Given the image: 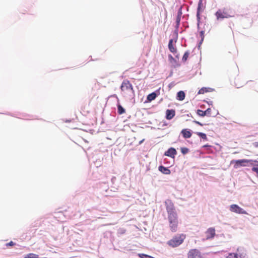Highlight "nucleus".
Returning <instances> with one entry per match:
<instances>
[{"mask_svg": "<svg viewBox=\"0 0 258 258\" xmlns=\"http://www.w3.org/2000/svg\"><path fill=\"white\" fill-rule=\"evenodd\" d=\"M165 205L170 229L172 232H176L178 230L179 222L174 204L171 201L167 200L165 202Z\"/></svg>", "mask_w": 258, "mask_h": 258, "instance_id": "obj_1", "label": "nucleus"}, {"mask_svg": "<svg viewBox=\"0 0 258 258\" xmlns=\"http://www.w3.org/2000/svg\"><path fill=\"white\" fill-rule=\"evenodd\" d=\"M232 11L227 8H223L219 9L215 13V16L217 20L227 19L230 18L233 16Z\"/></svg>", "mask_w": 258, "mask_h": 258, "instance_id": "obj_2", "label": "nucleus"}, {"mask_svg": "<svg viewBox=\"0 0 258 258\" xmlns=\"http://www.w3.org/2000/svg\"><path fill=\"white\" fill-rule=\"evenodd\" d=\"M184 238L185 236L183 234L177 235L169 240L167 244L172 247H175L180 245L183 242Z\"/></svg>", "mask_w": 258, "mask_h": 258, "instance_id": "obj_3", "label": "nucleus"}, {"mask_svg": "<svg viewBox=\"0 0 258 258\" xmlns=\"http://www.w3.org/2000/svg\"><path fill=\"white\" fill-rule=\"evenodd\" d=\"M121 90L124 93H134V91L133 89V86L132 84L128 80H124L120 86Z\"/></svg>", "mask_w": 258, "mask_h": 258, "instance_id": "obj_4", "label": "nucleus"}, {"mask_svg": "<svg viewBox=\"0 0 258 258\" xmlns=\"http://www.w3.org/2000/svg\"><path fill=\"white\" fill-rule=\"evenodd\" d=\"M188 258H203L200 251L197 249H190L187 253Z\"/></svg>", "mask_w": 258, "mask_h": 258, "instance_id": "obj_5", "label": "nucleus"}, {"mask_svg": "<svg viewBox=\"0 0 258 258\" xmlns=\"http://www.w3.org/2000/svg\"><path fill=\"white\" fill-rule=\"evenodd\" d=\"M230 210L232 212L238 214H245L246 212L238 205L236 204H232L230 206Z\"/></svg>", "mask_w": 258, "mask_h": 258, "instance_id": "obj_6", "label": "nucleus"}, {"mask_svg": "<svg viewBox=\"0 0 258 258\" xmlns=\"http://www.w3.org/2000/svg\"><path fill=\"white\" fill-rule=\"evenodd\" d=\"M252 161V160H247V159H241V160H237L234 161L235 163V165H234V167L235 168H238L240 166H245L246 165L245 163H247Z\"/></svg>", "mask_w": 258, "mask_h": 258, "instance_id": "obj_7", "label": "nucleus"}, {"mask_svg": "<svg viewBox=\"0 0 258 258\" xmlns=\"http://www.w3.org/2000/svg\"><path fill=\"white\" fill-rule=\"evenodd\" d=\"M206 239L213 238L215 235V229L214 228H209L206 232Z\"/></svg>", "mask_w": 258, "mask_h": 258, "instance_id": "obj_8", "label": "nucleus"}, {"mask_svg": "<svg viewBox=\"0 0 258 258\" xmlns=\"http://www.w3.org/2000/svg\"><path fill=\"white\" fill-rule=\"evenodd\" d=\"M176 153L177 152L174 148H170L166 152H165L164 155L166 156L174 158Z\"/></svg>", "mask_w": 258, "mask_h": 258, "instance_id": "obj_9", "label": "nucleus"}, {"mask_svg": "<svg viewBox=\"0 0 258 258\" xmlns=\"http://www.w3.org/2000/svg\"><path fill=\"white\" fill-rule=\"evenodd\" d=\"M175 115V111L173 109H167L166 111V118L170 120L173 118Z\"/></svg>", "mask_w": 258, "mask_h": 258, "instance_id": "obj_10", "label": "nucleus"}, {"mask_svg": "<svg viewBox=\"0 0 258 258\" xmlns=\"http://www.w3.org/2000/svg\"><path fill=\"white\" fill-rule=\"evenodd\" d=\"M181 134L185 139L189 138L191 136V133L190 131L187 129H183L181 132Z\"/></svg>", "mask_w": 258, "mask_h": 258, "instance_id": "obj_11", "label": "nucleus"}, {"mask_svg": "<svg viewBox=\"0 0 258 258\" xmlns=\"http://www.w3.org/2000/svg\"><path fill=\"white\" fill-rule=\"evenodd\" d=\"M173 40L170 39L168 43V48L169 50L173 53H175L177 52V49L175 47H174L173 45Z\"/></svg>", "mask_w": 258, "mask_h": 258, "instance_id": "obj_12", "label": "nucleus"}, {"mask_svg": "<svg viewBox=\"0 0 258 258\" xmlns=\"http://www.w3.org/2000/svg\"><path fill=\"white\" fill-rule=\"evenodd\" d=\"M158 169L161 172L165 174L168 175L171 173L170 170L168 168L163 166H160Z\"/></svg>", "mask_w": 258, "mask_h": 258, "instance_id": "obj_13", "label": "nucleus"}, {"mask_svg": "<svg viewBox=\"0 0 258 258\" xmlns=\"http://www.w3.org/2000/svg\"><path fill=\"white\" fill-rule=\"evenodd\" d=\"M200 13H201V7L200 6H199L198 9H197V21H198V27L199 28L200 23L201 21V17H200Z\"/></svg>", "mask_w": 258, "mask_h": 258, "instance_id": "obj_14", "label": "nucleus"}, {"mask_svg": "<svg viewBox=\"0 0 258 258\" xmlns=\"http://www.w3.org/2000/svg\"><path fill=\"white\" fill-rule=\"evenodd\" d=\"M185 98V93L183 91H180L177 93V98L179 100H183Z\"/></svg>", "mask_w": 258, "mask_h": 258, "instance_id": "obj_15", "label": "nucleus"}, {"mask_svg": "<svg viewBox=\"0 0 258 258\" xmlns=\"http://www.w3.org/2000/svg\"><path fill=\"white\" fill-rule=\"evenodd\" d=\"M156 94L155 92H153L148 95L147 100L149 101H151L154 100L156 98Z\"/></svg>", "mask_w": 258, "mask_h": 258, "instance_id": "obj_16", "label": "nucleus"}, {"mask_svg": "<svg viewBox=\"0 0 258 258\" xmlns=\"http://www.w3.org/2000/svg\"><path fill=\"white\" fill-rule=\"evenodd\" d=\"M210 89L209 88L203 87V88H201L200 90H199V91L198 92V94H203L206 92H209Z\"/></svg>", "mask_w": 258, "mask_h": 258, "instance_id": "obj_17", "label": "nucleus"}, {"mask_svg": "<svg viewBox=\"0 0 258 258\" xmlns=\"http://www.w3.org/2000/svg\"><path fill=\"white\" fill-rule=\"evenodd\" d=\"M117 109L118 113L119 114H122L125 113V109L120 104L117 105Z\"/></svg>", "mask_w": 258, "mask_h": 258, "instance_id": "obj_18", "label": "nucleus"}, {"mask_svg": "<svg viewBox=\"0 0 258 258\" xmlns=\"http://www.w3.org/2000/svg\"><path fill=\"white\" fill-rule=\"evenodd\" d=\"M24 258H38V255L34 253H29L27 254Z\"/></svg>", "mask_w": 258, "mask_h": 258, "instance_id": "obj_19", "label": "nucleus"}, {"mask_svg": "<svg viewBox=\"0 0 258 258\" xmlns=\"http://www.w3.org/2000/svg\"><path fill=\"white\" fill-rule=\"evenodd\" d=\"M197 113L198 115L202 117L206 116L205 111H203L200 109L197 110Z\"/></svg>", "mask_w": 258, "mask_h": 258, "instance_id": "obj_20", "label": "nucleus"}, {"mask_svg": "<svg viewBox=\"0 0 258 258\" xmlns=\"http://www.w3.org/2000/svg\"><path fill=\"white\" fill-rule=\"evenodd\" d=\"M226 258H238V254L236 253H229Z\"/></svg>", "mask_w": 258, "mask_h": 258, "instance_id": "obj_21", "label": "nucleus"}, {"mask_svg": "<svg viewBox=\"0 0 258 258\" xmlns=\"http://www.w3.org/2000/svg\"><path fill=\"white\" fill-rule=\"evenodd\" d=\"M138 255L140 258H155L152 256L144 253H139Z\"/></svg>", "mask_w": 258, "mask_h": 258, "instance_id": "obj_22", "label": "nucleus"}, {"mask_svg": "<svg viewBox=\"0 0 258 258\" xmlns=\"http://www.w3.org/2000/svg\"><path fill=\"white\" fill-rule=\"evenodd\" d=\"M189 54V53L188 51H186L184 53V54L182 57V59L183 61H186L187 60V59L188 57Z\"/></svg>", "mask_w": 258, "mask_h": 258, "instance_id": "obj_23", "label": "nucleus"}, {"mask_svg": "<svg viewBox=\"0 0 258 258\" xmlns=\"http://www.w3.org/2000/svg\"><path fill=\"white\" fill-rule=\"evenodd\" d=\"M238 254V258H246V254L245 252H239Z\"/></svg>", "mask_w": 258, "mask_h": 258, "instance_id": "obj_24", "label": "nucleus"}, {"mask_svg": "<svg viewBox=\"0 0 258 258\" xmlns=\"http://www.w3.org/2000/svg\"><path fill=\"white\" fill-rule=\"evenodd\" d=\"M197 135L200 137L201 138H202V139H204V140H206L207 139V136L204 133H197Z\"/></svg>", "mask_w": 258, "mask_h": 258, "instance_id": "obj_25", "label": "nucleus"}, {"mask_svg": "<svg viewBox=\"0 0 258 258\" xmlns=\"http://www.w3.org/2000/svg\"><path fill=\"white\" fill-rule=\"evenodd\" d=\"M189 151V150L188 148L185 147H183L181 148V152L183 154H187Z\"/></svg>", "mask_w": 258, "mask_h": 258, "instance_id": "obj_26", "label": "nucleus"}, {"mask_svg": "<svg viewBox=\"0 0 258 258\" xmlns=\"http://www.w3.org/2000/svg\"><path fill=\"white\" fill-rule=\"evenodd\" d=\"M211 111L212 110L210 108L205 110L206 116H211Z\"/></svg>", "mask_w": 258, "mask_h": 258, "instance_id": "obj_27", "label": "nucleus"}, {"mask_svg": "<svg viewBox=\"0 0 258 258\" xmlns=\"http://www.w3.org/2000/svg\"><path fill=\"white\" fill-rule=\"evenodd\" d=\"M181 15V12L180 11V12H178V16H177V18H176V22H177L178 25L180 23Z\"/></svg>", "mask_w": 258, "mask_h": 258, "instance_id": "obj_28", "label": "nucleus"}, {"mask_svg": "<svg viewBox=\"0 0 258 258\" xmlns=\"http://www.w3.org/2000/svg\"><path fill=\"white\" fill-rule=\"evenodd\" d=\"M168 57H169V60L171 62H172L173 61H175V59L174 58V57L170 54H169L168 55Z\"/></svg>", "mask_w": 258, "mask_h": 258, "instance_id": "obj_29", "label": "nucleus"}, {"mask_svg": "<svg viewBox=\"0 0 258 258\" xmlns=\"http://www.w3.org/2000/svg\"><path fill=\"white\" fill-rule=\"evenodd\" d=\"M125 232V230L123 229H120L118 230V233L120 234H124Z\"/></svg>", "mask_w": 258, "mask_h": 258, "instance_id": "obj_30", "label": "nucleus"}, {"mask_svg": "<svg viewBox=\"0 0 258 258\" xmlns=\"http://www.w3.org/2000/svg\"><path fill=\"white\" fill-rule=\"evenodd\" d=\"M15 244V243L14 242H13L12 241H11L10 242L7 243L6 244V246H14Z\"/></svg>", "mask_w": 258, "mask_h": 258, "instance_id": "obj_31", "label": "nucleus"}, {"mask_svg": "<svg viewBox=\"0 0 258 258\" xmlns=\"http://www.w3.org/2000/svg\"><path fill=\"white\" fill-rule=\"evenodd\" d=\"M204 31H201L200 32V35H201L202 39H203V38H204Z\"/></svg>", "mask_w": 258, "mask_h": 258, "instance_id": "obj_32", "label": "nucleus"}, {"mask_svg": "<svg viewBox=\"0 0 258 258\" xmlns=\"http://www.w3.org/2000/svg\"><path fill=\"white\" fill-rule=\"evenodd\" d=\"M253 145L254 147H255V148H258V142H257L253 143Z\"/></svg>", "mask_w": 258, "mask_h": 258, "instance_id": "obj_33", "label": "nucleus"}, {"mask_svg": "<svg viewBox=\"0 0 258 258\" xmlns=\"http://www.w3.org/2000/svg\"><path fill=\"white\" fill-rule=\"evenodd\" d=\"M235 86H236L237 88H239L240 87V86L238 84H237V83H235Z\"/></svg>", "mask_w": 258, "mask_h": 258, "instance_id": "obj_34", "label": "nucleus"}, {"mask_svg": "<svg viewBox=\"0 0 258 258\" xmlns=\"http://www.w3.org/2000/svg\"><path fill=\"white\" fill-rule=\"evenodd\" d=\"M197 123L198 124H199L201 125V123H199V122H197Z\"/></svg>", "mask_w": 258, "mask_h": 258, "instance_id": "obj_35", "label": "nucleus"}]
</instances>
